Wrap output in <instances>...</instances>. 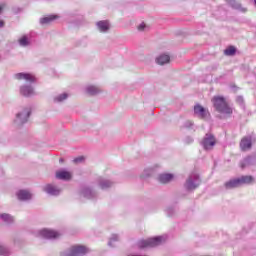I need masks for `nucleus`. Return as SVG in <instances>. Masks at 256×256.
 Instances as JSON below:
<instances>
[{"instance_id":"1","label":"nucleus","mask_w":256,"mask_h":256,"mask_svg":"<svg viewBox=\"0 0 256 256\" xmlns=\"http://www.w3.org/2000/svg\"><path fill=\"white\" fill-rule=\"evenodd\" d=\"M254 182L255 178H253V176L246 175L230 180L225 184V187L226 189H235L237 187H241L242 185H251V183Z\"/></svg>"},{"instance_id":"2","label":"nucleus","mask_w":256,"mask_h":256,"mask_svg":"<svg viewBox=\"0 0 256 256\" xmlns=\"http://www.w3.org/2000/svg\"><path fill=\"white\" fill-rule=\"evenodd\" d=\"M165 241V238L162 236L149 238L147 240H141L138 242L139 249H145V247H157V245H161Z\"/></svg>"},{"instance_id":"3","label":"nucleus","mask_w":256,"mask_h":256,"mask_svg":"<svg viewBox=\"0 0 256 256\" xmlns=\"http://www.w3.org/2000/svg\"><path fill=\"white\" fill-rule=\"evenodd\" d=\"M85 253H89V249H87V247L76 245L70 248V252L68 253V256L85 255Z\"/></svg>"},{"instance_id":"4","label":"nucleus","mask_w":256,"mask_h":256,"mask_svg":"<svg viewBox=\"0 0 256 256\" xmlns=\"http://www.w3.org/2000/svg\"><path fill=\"white\" fill-rule=\"evenodd\" d=\"M212 103L218 113H223L225 111V98L216 96L212 99Z\"/></svg>"},{"instance_id":"5","label":"nucleus","mask_w":256,"mask_h":256,"mask_svg":"<svg viewBox=\"0 0 256 256\" xmlns=\"http://www.w3.org/2000/svg\"><path fill=\"white\" fill-rule=\"evenodd\" d=\"M217 143V140H215V136L211 134H206L202 141V145L204 149H213L215 147V144Z\"/></svg>"},{"instance_id":"6","label":"nucleus","mask_w":256,"mask_h":256,"mask_svg":"<svg viewBox=\"0 0 256 256\" xmlns=\"http://www.w3.org/2000/svg\"><path fill=\"white\" fill-rule=\"evenodd\" d=\"M40 236L44 237V239H57L58 237H61V234L55 230L42 229L40 231Z\"/></svg>"},{"instance_id":"7","label":"nucleus","mask_w":256,"mask_h":256,"mask_svg":"<svg viewBox=\"0 0 256 256\" xmlns=\"http://www.w3.org/2000/svg\"><path fill=\"white\" fill-rule=\"evenodd\" d=\"M253 139L251 138V136H246L244 138H242L241 142H240V149L242 151H248V149H251V147H253Z\"/></svg>"},{"instance_id":"8","label":"nucleus","mask_w":256,"mask_h":256,"mask_svg":"<svg viewBox=\"0 0 256 256\" xmlns=\"http://www.w3.org/2000/svg\"><path fill=\"white\" fill-rule=\"evenodd\" d=\"M73 174L67 170H60L56 172V179H61L62 181H70Z\"/></svg>"},{"instance_id":"9","label":"nucleus","mask_w":256,"mask_h":256,"mask_svg":"<svg viewBox=\"0 0 256 256\" xmlns=\"http://www.w3.org/2000/svg\"><path fill=\"white\" fill-rule=\"evenodd\" d=\"M226 3H228V5L232 7V9H236V11H240L241 13H247V8L243 7L241 3L237 2L236 0H226Z\"/></svg>"},{"instance_id":"10","label":"nucleus","mask_w":256,"mask_h":256,"mask_svg":"<svg viewBox=\"0 0 256 256\" xmlns=\"http://www.w3.org/2000/svg\"><path fill=\"white\" fill-rule=\"evenodd\" d=\"M194 113L195 115H198V117H200V119H205V117H207V115H209V112L204 109L203 106L197 104L196 106H194Z\"/></svg>"},{"instance_id":"11","label":"nucleus","mask_w":256,"mask_h":256,"mask_svg":"<svg viewBox=\"0 0 256 256\" xmlns=\"http://www.w3.org/2000/svg\"><path fill=\"white\" fill-rule=\"evenodd\" d=\"M16 79L18 81H21V79H24L25 81H28L29 83H35V76L32 74H27V73H18L15 75Z\"/></svg>"},{"instance_id":"12","label":"nucleus","mask_w":256,"mask_h":256,"mask_svg":"<svg viewBox=\"0 0 256 256\" xmlns=\"http://www.w3.org/2000/svg\"><path fill=\"white\" fill-rule=\"evenodd\" d=\"M251 165H255V159L253 156H247L242 161H240L241 169H246V167H251Z\"/></svg>"},{"instance_id":"13","label":"nucleus","mask_w":256,"mask_h":256,"mask_svg":"<svg viewBox=\"0 0 256 256\" xmlns=\"http://www.w3.org/2000/svg\"><path fill=\"white\" fill-rule=\"evenodd\" d=\"M20 93L24 97H31V95H33L35 93V91L33 90V88L31 86H22L20 88Z\"/></svg>"},{"instance_id":"14","label":"nucleus","mask_w":256,"mask_h":256,"mask_svg":"<svg viewBox=\"0 0 256 256\" xmlns=\"http://www.w3.org/2000/svg\"><path fill=\"white\" fill-rule=\"evenodd\" d=\"M29 115H31V111L27 110L25 111V113H19L17 114V120H18V123H27V119H29Z\"/></svg>"},{"instance_id":"15","label":"nucleus","mask_w":256,"mask_h":256,"mask_svg":"<svg viewBox=\"0 0 256 256\" xmlns=\"http://www.w3.org/2000/svg\"><path fill=\"white\" fill-rule=\"evenodd\" d=\"M158 181L165 185L166 183L173 181V174H160L158 176Z\"/></svg>"},{"instance_id":"16","label":"nucleus","mask_w":256,"mask_h":256,"mask_svg":"<svg viewBox=\"0 0 256 256\" xmlns=\"http://www.w3.org/2000/svg\"><path fill=\"white\" fill-rule=\"evenodd\" d=\"M17 197L20 201H27L28 199H31V193L27 190H20L17 193Z\"/></svg>"},{"instance_id":"17","label":"nucleus","mask_w":256,"mask_h":256,"mask_svg":"<svg viewBox=\"0 0 256 256\" xmlns=\"http://www.w3.org/2000/svg\"><path fill=\"white\" fill-rule=\"evenodd\" d=\"M169 61H171V57L167 54H162L156 59L158 65H165L166 63H169Z\"/></svg>"},{"instance_id":"18","label":"nucleus","mask_w":256,"mask_h":256,"mask_svg":"<svg viewBox=\"0 0 256 256\" xmlns=\"http://www.w3.org/2000/svg\"><path fill=\"white\" fill-rule=\"evenodd\" d=\"M55 19H59L58 15H50L47 17H44L40 20V23L42 25H49V23H52V21H55Z\"/></svg>"},{"instance_id":"19","label":"nucleus","mask_w":256,"mask_h":256,"mask_svg":"<svg viewBox=\"0 0 256 256\" xmlns=\"http://www.w3.org/2000/svg\"><path fill=\"white\" fill-rule=\"evenodd\" d=\"M225 55L227 57H235V55H237V48L233 45L227 46L225 49Z\"/></svg>"},{"instance_id":"20","label":"nucleus","mask_w":256,"mask_h":256,"mask_svg":"<svg viewBox=\"0 0 256 256\" xmlns=\"http://www.w3.org/2000/svg\"><path fill=\"white\" fill-rule=\"evenodd\" d=\"M97 27L102 33H105V31H109V22L108 21H99L97 23Z\"/></svg>"},{"instance_id":"21","label":"nucleus","mask_w":256,"mask_h":256,"mask_svg":"<svg viewBox=\"0 0 256 256\" xmlns=\"http://www.w3.org/2000/svg\"><path fill=\"white\" fill-rule=\"evenodd\" d=\"M46 193H49L50 195H59V189L53 185H47L45 187Z\"/></svg>"},{"instance_id":"22","label":"nucleus","mask_w":256,"mask_h":256,"mask_svg":"<svg viewBox=\"0 0 256 256\" xmlns=\"http://www.w3.org/2000/svg\"><path fill=\"white\" fill-rule=\"evenodd\" d=\"M186 189L191 190V189H197V184L193 183V180L191 178H189L186 181Z\"/></svg>"},{"instance_id":"23","label":"nucleus","mask_w":256,"mask_h":256,"mask_svg":"<svg viewBox=\"0 0 256 256\" xmlns=\"http://www.w3.org/2000/svg\"><path fill=\"white\" fill-rule=\"evenodd\" d=\"M234 108L233 106L229 105V103H225V115H233Z\"/></svg>"},{"instance_id":"24","label":"nucleus","mask_w":256,"mask_h":256,"mask_svg":"<svg viewBox=\"0 0 256 256\" xmlns=\"http://www.w3.org/2000/svg\"><path fill=\"white\" fill-rule=\"evenodd\" d=\"M1 218L3 219V221H5V223H13V217L9 214H2Z\"/></svg>"},{"instance_id":"25","label":"nucleus","mask_w":256,"mask_h":256,"mask_svg":"<svg viewBox=\"0 0 256 256\" xmlns=\"http://www.w3.org/2000/svg\"><path fill=\"white\" fill-rule=\"evenodd\" d=\"M19 44L21 47H27V45H29V40L26 38V36H23L19 39Z\"/></svg>"},{"instance_id":"26","label":"nucleus","mask_w":256,"mask_h":256,"mask_svg":"<svg viewBox=\"0 0 256 256\" xmlns=\"http://www.w3.org/2000/svg\"><path fill=\"white\" fill-rule=\"evenodd\" d=\"M236 103H238L240 107H245V99L243 98V96H237Z\"/></svg>"},{"instance_id":"27","label":"nucleus","mask_w":256,"mask_h":256,"mask_svg":"<svg viewBox=\"0 0 256 256\" xmlns=\"http://www.w3.org/2000/svg\"><path fill=\"white\" fill-rule=\"evenodd\" d=\"M87 91L90 95H95L96 93H98L97 87L95 86H90L87 88Z\"/></svg>"},{"instance_id":"28","label":"nucleus","mask_w":256,"mask_h":256,"mask_svg":"<svg viewBox=\"0 0 256 256\" xmlns=\"http://www.w3.org/2000/svg\"><path fill=\"white\" fill-rule=\"evenodd\" d=\"M65 99H67V94H62L60 96H58L55 101L61 102V101H65Z\"/></svg>"},{"instance_id":"29","label":"nucleus","mask_w":256,"mask_h":256,"mask_svg":"<svg viewBox=\"0 0 256 256\" xmlns=\"http://www.w3.org/2000/svg\"><path fill=\"white\" fill-rule=\"evenodd\" d=\"M230 90L232 91V93H237V91H239V87H237V85L235 84H230Z\"/></svg>"},{"instance_id":"30","label":"nucleus","mask_w":256,"mask_h":256,"mask_svg":"<svg viewBox=\"0 0 256 256\" xmlns=\"http://www.w3.org/2000/svg\"><path fill=\"white\" fill-rule=\"evenodd\" d=\"M83 161H85V157L83 156L77 157L73 160L74 163H83Z\"/></svg>"},{"instance_id":"31","label":"nucleus","mask_w":256,"mask_h":256,"mask_svg":"<svg viewBox=\"0 0 256 256\" xmlns=\"http://www.w3.org/2000/svg\"><path fill=\"white\" fill-rule=\"evenodd\" d=\"M7 253V249L3 246H0V255H5Z\"/></svg>"},{"instance_id":"32","label":"nucleus","mask_w":256,"mask_h":256,"mask_svg":"<svg viewBox=\"0 0 256 256\" xmlns=\"http://www.w3.org/2000/svg\"><path fill=\"white\" fill-rule=\"evenodd\" d=\"M110 186H111V184L109 182L101 184L102 189H106V187H110Z\"/></svg>"},{"instance_id":"33","label":"nucleus","mask_w":256,"mask_h":256,"mask_svg":"<svg viewBox=\"0 0 256 256\" xmlns=\"http://www.w3.org/2000/svg\"><path fill=\"white\" fill-rule=\"evenodd\" d=\"M145 29V23H142L138 26V31H143Z\"/></svg>"},{"instance_id":"34","label":"nucleus","mask_w":256,"mask_h":256,"mask_svg":"<svg viewBox=\"0 0 256 256\" xmlns=\"http://www.w3.org/2000/svg\"><path fill=\"white\" fill-rule=\"evenodd\" d=\"M5 22L3 20H0V27H4Z\"/></svg>"},{"instance_id":"35","label":"nucleus","mask_w":256,"mask_h":256,"mask_svg":"<svg viewBox=\"0 0 256 256\" xmlns=\"http://www.w3.org/2000/svg\"><path fill=\"white\" fill-rule=\"evenodd\" d=\"M3 9H5V6H0V13H1V11H3Z\"/></svg>"}]
</instances>
